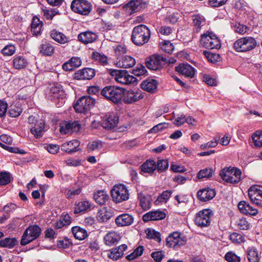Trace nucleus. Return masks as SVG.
<instances>
[{
    "mask_svg": "<svg viewBox=\"0 0 262 262\" xmlns=\"http://www.w3.org/2000/svg\"><path fill=\"white\" fill-rule=\"evenodd\" d=\"M150 37V32L145 25L135 27L132 32V40L137 46H142L147 43Z\"/></svg>",
    "mask_w": 262,
    "mask_h": 262,
    "instance_id": "f257e3e1",
    "label": "nucleus"
},
{
    "mask_svg": "<svg viewBox=\"0 0 262 262\" xmlns=\"http://www.w3.org/2000/svg\"><path fill=\"white\" fill-rule=\"evenodd\" d=\"M101 95L115 104L120 103L124 94V89L114 85L105 86L101 92Z\"/></svg>",
    "mask_w": 262,
    "mask_h": 262,
    "instance_id": "f03ea898",
    "label": "nucleus"
},
{
    "mask_svg": "<svg viewBox=\"0 0 262 262\" xmlns=\"http://www.w3.org/2000/svg\"><path fill=\"white\" fill-rule=\"evenodd\" d=\"M222 179L227 183H238L241 180L242 172L239 169L234 167H225L220 172Z\"/></svg>",
    "mask_w": 262,
    "mask_h": 262,
    "instance_id": "7ed1b4c3",
    "label": "nucleus"
},
{
    "mask_svg": "<svg viewBox=\"0 0 262 262\" xmlns=\"http://www.w3.org/2000/svg\"><path fill=\"white\" fill-rule=\"evenodd\" d=\"M95 99L90 96H84L79 98L74 105L77 113L86 114L94 106Z\"/></svg>",
    "mask_w": 262,
    "mask_h": 262,
    "instance_id": "20e7f679",
    "label": "nucleus"
},
{
    "mask_svg": "<svg viewBox=\"0 0 262 262\" xmlns=\"http://www.w3.org/2000/svg\"><path fill=\"white\" fill-rule=\"evenodd\" d=\"M256 45L254 38L246 37L237 40L234 43V48L237 52H247L254 49Z\"/></svg>",
    "mask_w": 262,
    "mask_h": 262,
    "instance_id": "39448f33",
    "label": "nucleus"
},
{
    "mask_svg": "<svg viewBox=\"0 0 262 262\" xmlns=\"http://www.w3.org/2000/svg\"><path fill=\"white\" fill-rule=\"evenodd\" d=\"M110 74L117 82L123 84H130L136 80L135 77L129 75L125 70H112L110 71Z\"/></svg>",
    "mask_w": 262,
    "mask_h": 262,
    "instance_id": "423d86ee",
    "label": "nucleus"
},
{
    "mask_svg": "<svg viewBox=\"0 0 262 262\" xmlns=\"http://www.w3.org/2000/svg\"><path fill=\"white\" fill-rule=\"evenodd\" d=\"M111 195L114 201L120 203L129 199V193L125 185L120 184L115 186L111 190Z\"/></svg>",
    "mask_w": 262,
    "mask_h": 262,
    "instance_id": "0eeeda50",
    "label": "nucleus"
},
{
    "mask_svg": "<svg viewBox=\"0 0 262 262\" xmlns=\"http://www.w3.org/2000/svg\"><path fill=\"white\" fill-rule=\"evenodd\" d=\"M40 232L41 229L37 225L29 227L22 236L20 244L24 246L30 243L37 238L39 236Z\"/></svg>",
    "mask_w": 262,
    "mask_h": 262,
    "instance_id": "6e6552de",
    "label": "nucleus"
},
{
    "mask_svg": "<svg viewBox=\"0 0 262 262\" xmlns=\"http://www.w3.org/2000/svg\"><path fill=\"white\" fill-rule=\"evenodd\" d=\"M71 9L75 13L86 15L92 10V6L85 0H73L71 5Z\"/></svg>",
    "mask_w": 262,
    "mask_h": 262,
    "instance_id": "1a4fd4ad",
    "label": "nucleus"
},
{
    "mask_svg": "<svg viewBox=\"0 0 262 262\" xmlns=\"http://www.w3.org/2000/svg\"><path fill=\"white\" fill-rule=\"evenodd\" d=\"M166 62V58L160 55L155 54L146 58L145 64L149 69L157 71L161 69Z\"/></svg>",
    "mask_w": 262,
    "mask_h": 262,
    "instance_id": "9d476101",
    "label": "nucleus"
},
{
    "mask_svg": "<svg viewBox=\"0 0 262 262\" xmlns=\"http://www.w3.org/2000/svg\"><path fill=\"white\" fill-rule=\"evenodd\" d=\"M201 45L208 49H219L221 47L220 40L211 34H205L202 35L200 40Z\"/></svg>",
    "mask_w": 262,
    "mask_h": 262,
    "instance_id": "9b49d317",
    "label": "nucleus"
},
{
    "mask_svg": "<svg viewBox=\"0 0 262 262\" xmlns=\"http://www.w3.org/2000/svg\"><path fill=\"white\" fill-rule=\"evenodd\" d=\"M249 198L253 204L262 207V186L253 185L248 191Z\"/></svg>",
    "mask_w": 262,
    "mask_h": 262,
    "instance_id": "f8f14e48",
    "label": "nucleus"
},
{
    "mask_svg": "<svg viewBox=\"0 0 262 262\" xmlns=\"http://www.w3.org/2000/svg\"><path fill=\"white\" fill-rule=\"evenodd\" d=\"M186 238L185 237H181L180 233L174 232L166 238V246L168 247H172L175 249H178L186 243Z\"/></svg>",
    "mask_w": 262,
    "mask_h": 262,
    "instance_id": "ddd939ff",
    "label": "nucleus"
},
{
    "mask_svg": "<svg viewBox=\"0 0 262 262\" xmlns=\"http://www.w3.org/2000/svg\"><path fill=\"white\" fill-rule=\"evenodd\" d=\"M212 211L210 209H204L200 211L195 219L196 225L201 227L209 225L212 215Z\"/></svg>",
    "mask_w": 262,
    "mask_h": 262,
    "instance_id": "4468645a",
    "label": "nucleus"
},
{
    "mask_svg": "<svg viewBox=\"0 0 262 262\" xmlns=\"http://www.w3.org/2000/svg\"><path fill=\"white\" fill-rule=\"evenodd\" d=\"M124 102L125 103L131 104L143 98L141 91L138 90L126 91L124 89Z\"/></svg>",
    "mask_w": 262,
    "mask_h": 262,
    "instance_id": "2eb2a0df",
    "label": "nucleus"
},
{
    "mask_svg": "<svg viewBox=\"0 0 262 262\" xmlns=\"http://www.w3.org/2000/svg\"><path fill=\"white\" fill-rule=\"evenodd\" d=\"M80 124L78 121L64 122L60 124L59 131L62 134H67L79 130Z\"/></svg>",
    "mask_w": 262,
    "mask_h": 262,
    "instance_id": "dca6fc26",
    "label": "nucleus"
},
{
    "mask_svg": "<svg viewBox=\"0 0 262 262\" xmlns=\"http://www.w3.org/2000/svg\"><path fill=\"white\" fill-rule=\"evenodd\" d=\"M95 75V70L92 68H84L74 74L73 78L76 80H90Z\"/></svg>",
    "mask_w": 262,
    "mask_h": 262,
    "instance_id": "f3484780",
    "label": "nucleus"
},
{
    "mask_svg": "<svg viewBox=\"0 0 262 262\" xmlns=\"http://www.w3.org/2000/svg\"><path fill=\"white\" fill-rule=\"evenodd\" d=\"M166 216V213L161 210H157L149 211L144 214L142 216V220L145 222L149 221H156L164 219Z\"/></svg>",
    "mask_w": 262,
    "mask_h": 262,
    "instance_id": "a211bd4d",
    "label": "nucleus"
},
{
    "mask_svg": "<svg viewBox=\"0 0 262 262\" xmlns=\"http://www.w3.org/2000/svg\"><path fill=\"white\" fill-rule=\"evenodd\" d=\"M175 69L177 72L187 77L192 78L195 74L194 69L189 64H180Z\"/></svg>",
    "mask_w": 262,
    "mask_h": 262,
    "instance_id": "6ab92c4d",
    "label": "nucleus"
},
{
    "mask_svg": "<svg viewBox=\"0 0 262 262\" xmlns=\"http://www.w3.org/2000/svg\"><path fill=\"white\" fill-rule=\"evenodd\" d=\"M45 122L44 120L39 119L36 121L34 126L30 128V132L35 138H40L42 136L43 133L45 131Z\"/></svg>",
    "mask_w": 262,
    "mask_h": 262,
    "instance_id": "aec40b11",
    "label": "nucleus"
},
{
    "mask_svg": "<svg viewBox=\"0 0 262 262\" xmlns=\"http://www.w3.org/2000/svg\"><path fill=\"white\" fill-rule=\"evenodd\" d=\"M118 123V117L115 115H106L102 119L101 124L103 128L111 129L114 128Z\"/></svg>",
    "mask_w": 262,
    "mask_h": 262,
    "instance_id": "412c9836",
    "label": "nucleus"
},
{
    "mask_svg": "<svg viewBox=\"0 0 262 262\" xmlns=\"http://www.w3.org/2000/svg\"><path fill=\"white\" fill-rule=\"evenodd\" d=\"M126 249L127 246L125 244H122L108 251L107 254V256L113 260H116L122 256L124 251Z\"/></svg>",
    "mask_w": 262,
    "mask_h": 262,
    "instance_id": "4be33fe9",
    "label": "nucleus"
},
{
    "mask_svg": "<svg viewBox=\"0 0 262 262\" xmlns=\"http://www.w3.org/2000/svg\"><path fill=\"white\" fill-rule=\"evenodd\" d=\"M97 38V35L96 33L89 31L82 32L78 36L79 40L84 44L92 43L95 41Z\"/></svg>",
    "mask_w": 262,
    "mask_h": 262,
    "instance_id": "5701e85b",
    "label": "nucleus"
},
{
    "mask_svg": "<svg viewBox=\"0 0 262 262\" xmlns=\"http://www.w3.org/2000/svg\"><path fill=\"white\" fill-rule=\"evenodd\" d=\"M199 199L202 202H206L213 199L215 195V191L212 189H203L197 193Z\"/></svg>",
    "mask_w": 262,
    "mask_h": 262,
    "instance_id": "b1692460",
    "label": "nucleus"
},
{
    "mask_svg": "<svg viewBox=\"0 0 262 262\" xmlns=\"http://www.w3.org/2000/svg\"><path fill=\"white\" fill-rule=\"evenodd\" d=\"M134 222V217L129 214L123 213L119 215L115 220L118 226L123 227L131 225Z\"/></svg>",
    "mask_w": 262,
    "mask_h": 262,
    "instance_id": "393cba45",
    "label": "nucleus"
},
{
    "mask_svg": "<svg viewBox=\"0 0 262 262\" xmlns=\"http://www.w3.org/2000/svg\"><path fill=\"white\" fill-rule=\"evenodd\" d=\"M238 208L240 212L245 214L255 215L257 213V210L246 201H241L238 204Z\"/></svg>",
    "mask_w": 262,
    "mask_h": 262,
    "instance_id": "a878e982",
    "label": "nucleus"
},
{
    "mask_svg": "<svg viewBox=\"0 0 262 262\" xmlns=\"http://www.w3.org/2000/svg\"><path fill=\"white\" fill-rule=\"evenodd\" d=\"M80 142L77 140H74L63 143L61 147V150L67 153H72L78 150L77 148Z\"/></svg>",
    "mask_w": 262,
    "mask_h": 262,
    "instance_id": "bb28decb",
    "label": "nucleus"
},
{
    "mask_svg": "<svg viewBox=\"0 0 262 262\" xmlns=\"http://www.w3.org/2000/svg\"><path fill=\"white\" fill-rule=\"evenodd\" d=\"M136 63L135 59L130 56H123L121 59L117 61L116 66L121 68H130Z\"/></svg>",
    "mask_w": 262,
    "mask_h": 262,
    "instance_id": "cd10ccee",
    "label": "nucleus"
},
{
    "mask_svg": "<svg viewBox=\"0 0 262 262\" xmlns=\"http://www.w3.org/2000/svg\"><path fill=\"white\" fill-rule=\"evenodd\" d=\"M156 162L152 160H147L140 166L142 172L152 173L156 169Z\"/></svg>",
    "mask_w": 262,
    "mask_h": 262,
    "instance_id": "c85d7f7f",
    "label": "nucleus"
},
{
    "mask_svg": "<svg viewBox=\"0 0 262 262\" xmlns=\"http://www.w3.org/2000/svg\"><path fill=\"white\" fill-rule=\"evenodd\" d=\"M93 198L97 204L102 205L108 200L109 195L104 190H98L94 193Z\"/></svg>",
    "mask_w": 262,
    "mask_h": 262,
    "instance_id": "c756f323",
    "label": "nucleus"
},
{
    "mask_svg": "<svg viewBox=\"0 0 262 262\" xmlns=\"http://www.w3.org/2000/svg\"><path fill=\"white\" fill-rule=\"evenodd\" d=\"M42 26V21L37 17H33L31 25V31L32 34L35 36L39 35L41 31Z\"/></svg>",
    "mask_w": 262,
    "mask_h": 262,
    "instance_id": "7c9ffc66",
    "label": "nucleus"
},
{
    "mask_svg": "<svg viewBox=\"0 0 262 262\" xmlns=\"http://www.w3.org/2000/svg\"><path fill=\"white\" fill-rule=\"evenodd\" d=\"M50 36L52 39L60 44L69 42V38L64 34L55 29L51 31Z\"/></svg>",
    "mask_w": 262,
    "mask_h": 262,
    "instance_id": "2f4dec72",
    "label": "nucleus"
},
{
    "mask_svg": "<svg viewBox=\"0 0 262 262\" xmlns=\"http://www.w3.org/2000/svg\"><path fill=\"white\" fill-rule=\"evenodd\" d=\"M141 88L149 93H155L157 88V82L155 79L144 81L141 84Z\"/></svg>",
    "mask_w": 262,
    "mask_h": 262,
    "instance_id": "473e14b6",
    "label": "nucleus"
},
{
    "mask_svg": "<svg viewBox=\"0 0 262 262\" xmlns=\"http://www.w3.org/2000/svg\"><path fill=\"white\" fill-rule=\"evenodd\" d=\"M120 236L115 232H110L104 237L105 244L108 246H112L120 239Z\"/></svg>",
    "mask_w": 262,
    "mask_h": 262,
    "instance_id": "72a5a7b5",
    "label": "nucleus"
},
{
    "mask_svg": "<svg viewBox=\"0 0 262 262\" xmlns=\"http://www.w3.org/2000/svg\"><path fill=\"white\" fill-rule=\"evenodd\" d=\"M72 232L75 238L79 240H83L88 236L86 230L78 226L73 227Z\"/></svg>",
    "mask_w": 262,
    "mask_h": 262,
    "instance_id": "f704fd0d",
    "label": "nucleus"
},
{
    "mask_svg": "<svg viewBox=\"0 0 262 262\" xmlns=\"http://www.w3.org/2000/svg\"><path fill=\"white\" fill-rule=\"evenodd\" d=\"M138 198L140 201V205L144 210H147L150 208L151 203L149 199L142 193H139Z\"/></svg>",
    "mask_w": 262,
    "mask_h": 262,
    "instance_id": "c9c22d12",
    "label": "nucleus"
},
{
    "mask_svg": "<svg viewBox=\"0 0 262 262\" xmlns=\"http://www.w3.org/2000/svg\"><path fill=\"white\" fill-rule=\"evenodd\" d=\"M91 207V204L89 201H84L79 202L74 209V213H78L88 210Z\"/></svg>",
    "mask_w": 262,
    "mask_h": 262,
    "instance_id": "e433bc0d",
    "label": "nucleus"
},
{
    "mask_svg": "<svg viewBox=\"0 0 262 262\" xmlns=\"http://www.w3.org/2000/svg\"><path fill=\"white\" fill-rule=\"evenodd\" d=\"M54 51V48L49 43L45 42L40 47V52L47 56H51Z\"/></svg>",
    "mask_w": 262,
    "mask_h": 262,
    "instance_id": "4c0bfd02",
    "label": "nucleus"
},
{
    "mask_svg": "<svg viewBox=\"0 0 262 262\" xmlns=\"http://www.w3.org/2000/svg\"><path fill=\"white\" fill-rule=\"evenodd\" d=\"M127 7L132 12H138L142 8L141 0H132L127 4Z\"/></svg>",
    "mask_w": 262,
    "mask_h": 262,
    "instance_id": "58836bf2",
    "label": "nucleus"
},
{
    "mask_svg": "<svg viewBox=\"0 0 262 262\" xmlns=\"http://www.w3.org/2000/svg\"><path fill=\"white\" fill-rule=\"evenodd\" d=\"M247 257L249 262H258L259 260L258 252L254 248H251L247 250Z\"/></svg>",
    "mask_w": 262,
    "mask_h": 262,
    "instance_id": "ea45409f",
    "label": "nucleus"
},
{
    "mask_svg": "<svg viewBox=\"0 0 262 262\" xmlns=\"http://www.w3.org/2000/svg\"><path fill=\"white\" fill-rule=\"evenodd\" d=\"M253 142L256 147H262V131L257 130L252 136Z\"/></svg>",
    "mask_w": 262,
    "mask_h": 262,
    "instance_id": "a19ab883",
    "label": "nucleus"
},
{
    "mask_svg": "<svg viewBox=\"0 0 262 262\" xmlns=\"http://www.w3.org/2000/svg\"><path fill=\"white\" fill-rule=\"evenodd\" d=\"M16 243V240L15 238H6L0 241V246L12 248L15 246Z\"/></svg>",
    "mask_w": 262,
    "mask_h": 262,
    "instance_id": "79ce46f5",
    "label": "nucleus"
},
{
    "mask_svg": "<svg viewBox=\"0 0 262 262\" xmlns=\"http://www.w3.org/2000/svg\"><path fill=\"white\" fill-rule=\"evenodd\" d=\"M50 94L53 97L58 98L63 94L62 89L59 85H53L50 88Z\"/></svg>",
    "mask_w": 262,
    "mask_h": 262,
    "instance_id": "37998d69",
    "label": "nucleus"
},
{
    "mask_svg": "<svg viewBox=\"0 0 262 262\" xmlns=\"http://www.w3.org/2000/svg\"><path fill=\"white\" fill-rule=\"evenodd\" d=\"M156 166L158 171L159 172H162L165 171L168 169V162L167 160H158L156 163Z\"/></svg>",
    "mask_w": 262,
    "mask_h": 262,
    "instance_id": "c03bdc74",
    "label": "nucleus"
},
{
    "mask_svg": "<svg viewBox=\"0 0 262 262\" xmlns=\"http://www.w3.org/2000/svg\"><path fill=\"white\" fill-rule=\"evenodd\" d=\"M203 54L211 62H216L220 60L221 57L219 54L211 53L207 51H204Z\"/></svg>",
    "mask_w": 262,
    "mask_h": 262,
    "instance_id": "a18cd8bd",
    "label": "nucleus"
},
{
    "mask_svg": "<svg viewBox=\"0 0 262 262\" xmlns=\"http://www.w3.org/2000/svg\"><path fill=\"white\" fill-rule=\"evenodd\" d=\"M236 225L241 230H248L250 228V224L245 218H242L236 222Z\"/></svg>",
    "mask_w": 262,
    "mask_h": 262,
    "instance_id": "49530a36",
    "label": "nucleus"
},
{
    "mask_svg": "<svg viewBox=\"0 0 262 262\" xmlns=\"http://www.w3.org/2000/svg\"><path fill=\"white\" fill-rule=\"evenodd\" d=\"M213 170L210 168H205L201 170L197 174V177L200 179L209 178L212 176Z\"/></svg>",
    "mask_w": 262,
    "mask_h": 262,
    "instance_id": "de8ad7c7",
    "label": "nucleus"
},
{
    "mask_svg": "<svg viewBox=\"0 0 262 262\" xmlns=\"http://www.w3.org/2000/svg\"><path fill=\"white\" fill-rule=\"evenodd\" d=\"M10 182V176L6 172H0V186L6 185Z\"/></svg>",
    "mask_w": 262,
    "mask_h": 262,
    "instance_id": "09e8293b",
    "label": "nucleus"
},
{
    "mask_svg": "<svg viewBox=\"0 0 262 262\" xmlns=\"http://www.w3.org/2000/svg\"><path fill=\"white\" fill-rule=\"evenodd\" d=\"M15 47L12 45H8L2 50V53L4 55L10 56L15 52Z\"/></svg>",
    "mask_w": 262,
    "mask_h": 262,
    "instance_id": "8fccbe9b",
    "label": "nucleus"
},
{
    "mask_svg": "<svg viewBox=\"0 0 262 262\" xmlns=\"http://www.w3.org/2000/svg\"><path fill=\"white\" fill-rule=\"evenodd\" d=\"M147 73V70L144 66L142 64L138 65V66L133 70V74L136 76L144 75Z\"/></svg>",
    "mask_w": 262,
    "mask_h": 262,
    "instance_id": "3c124183",
    "label": "nucleus"
},
{
    "mask_svg": "<svg viewBox=\"0 0 262 262\" xmlns=\"http://www.w3.org/2000/svg\"><path fill=\"white\" fill-rule=\"evenodd\" d=\"M146 234L148 238H153L158 242L161 241L160 233L156 231L155 230L149 229L147 230V232Z\"/></svg>",
    "mask_w": 262,
    "mask_h": 262,
    "instance_id": "603ef678",
    "label": "nucleus"
},
{
    "mask_svg": "<svg viewBox=\"0 0 262 262\" xmlns=\"http://www.w3.org/2000/svg\"><path fill=\"white\" fill-rule=\"evenodd\" d=\"M233 27L234 28L235 32L241 34H244L248 29L247 26L242 25L238 23H235L233 25Z\"/></svg>",
    "mask_w": 262,
    "mask_h": 262,
    "instance_id": "864d4df0",
    "label": "nucleus"
},
{
    "mask_svg": "<svg viewBox=\"0 0 262 262\" xmlns=\"http://www.w3.org/2000/svg\"><path fill=\"white\" fill-rule=\"evenodd\" d=\"M161 49L165 52L170 54L174 50V47L169 41L165 40L162 45Z\"/></svg>",
    "mask_w": 262,
    "mask_h": 262,
    "instance_id": "5fc2aeb1",
    "label": "nucleus"
},
{
    "mask_svg": "<svg viewBox=\"0 0 262 262\" xmlns=\"http://www.w3.org/2000/svg\"><path fill=\"white\" fill-rule=\"evenodd\" d=\"M230 240L234 243H241L244 241L243 236L237 233L234 232L230 235Z\"/></svg>",
    "mask_w": 262,
    "mask_h": 262,
    "instance_id": "6e6d98bb",
    "label": "nucleus"
},
{
    "mask_svg": "<svg viewBox=\"0 0 262 262\" xmlns=\"http://www.w3.org/2000/svg\"><path fill=\"white\" fill-rule=\"evenodd\" d=\"M204 19L199 15H196L193 16V23L195 27L196 31L199 32Z\"/></svg>",
    "mask_w": 262,
    "mask_h": 262,
    "instance_id": "4d7b16f0",
    "label": "nucleus"
},
{
    "mask_svg": "<svg viewBox=\"0 0 262 262\" xmlns=\"http://www.w3.org/2000/svg\"><path fill=\"white\" fill-rule=\"evenodd\" d=\"M111 218V215L106 211L101 210L98 212L97 219L102 222H105Z\"/></svg>",
    "mask_w": 262,
    "mask_h": 262,
    "instance_id": "13d9d810",
    "label": "nucleus"
},
{
    "mask_svg": "<svg viewBox=\"0 0 262 262\" xmlns=\"http://www.w3.org/2000/svg\"><path fill=\"white\" fill-rule=\"evenodd\" d=\"M225 258L228 262H239L240 261L239 257L231 252H228L225 255Z\"/></svg>",
    "mask_w": 262,
    "mask_h": 262,
    "instance_id": "bf43d9fd",
    "label": "nucleus"
},
{
    "mask_svg": "<svg viewBox=\"0 0 262 262\" xmlns=\"http://www.w3.org/2000/svg\"><path fill=\"white\" fill-rule=\"evenodd\" d=\"M92 57L94 59L99 61L102 64H105L107 62V57L104 55H101L98 52H94L93 53Z\"/></svg>",
    "mask_w": 262,
    "mask_h": 262,
    "instance_id": "052dcab7",
    "label": "nucleus"
},
{
    "mask_svg": "<svg viewBox=\"0 0 262 262\" xmlns=\"http://www.w3.org/2000/svg\"><path fill=\"white\" fill-rule=\"evenodd\" d=\"M167 127V124L166 123H159L154 126L149 130V133H156L159 131L162 130L164 128Z\"/></svg>",
    "mask_w": 262,
    "mask_h": 262,
    "instance_id": "680f3d73",
    "label": "nucleus"
},
{
    "mask_svg": "<svg viewBox=\"0 0 262 262\" xmlns=\"http://www.w3.org/2000/svg\"><path fill=\"white\" fill-rule=\"evenodd\" d=\"M151 256L156 262H161L164 257V254L162 251H160L153 252Z\"/></svg>",
    "mask_w": 262,
    "mask_h": 262,
    "instance_id": "e2e57ef3",
    "label": "nucleus"
},
{
    "mask_svg": "<svg viewBox=\"0 0 262 262\" xmlns=\"http://www.w3.org/2000/svg\"><path fill=\"white\" fill-rule=\"evenodd\" d=\"M102 142L99 141H94L88 145V148L92 150H98L102 148Z\"/></svg>",
    "mask_w": 262,
    "mask_h": 262,
    "instance_id": "0e129e2a",
    "label": "nucleus"
},
{
    "mask_svg": "<svg viewBox=\"0 0 262 262\" xmlns=\"http://www.w3.org/2000/svg\"><path fill=\"white\" fill-rule=\"evenodd\" d=\"M171 191L170 190H166L162 192V193L158 197V200L160 202L166 201L171 196Z\"/></svg>",
    "mask_w": 262,
    "mask_h": 262,
    "instance_id": "69168bd1",
    "label": "nucleus"
},
{
    "mask_svg": "<svg viewBox=\"0 0 262 262\" xmlns=\"http://www.w3.org/2000/svg\"><path fill=\"white\" fill-rule=\"evenodd\" d=\"M69 61L74 68H78L81 64V59L79 57H73L69 60Z\"/></svg>",
    "mask_w": 262,
    "mask_h": 262,
    "instance_id": "338daca9",
    "label": "nucleus"
},
{
    "mask_svg": "<svg viewBox=\"0 0 262 262\" xmlns=\"http://www.w3.org/2000/svg\"><path fill=\"white\" fill-rule=\"evenodd\" d=\"M227 0H209V2L212 7H217L224 5Z\"/></svg>",
    "mask_w": 262,
    "mask_h": 262,
    "instance_id": "774afa93",
    "label": "nucleus"
}]
</instances>
